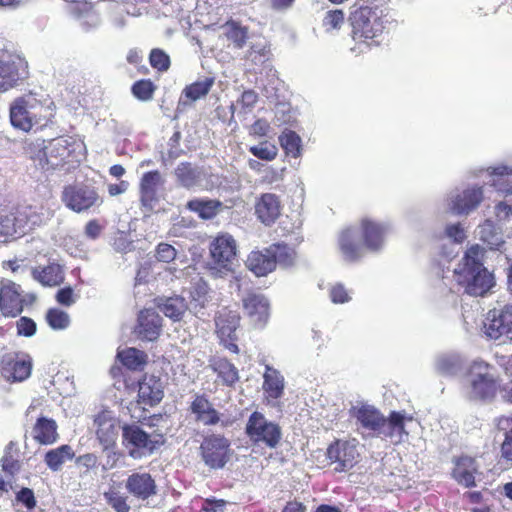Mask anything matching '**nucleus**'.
I'll list each match as a JSON object with an SVG mask.
<instances>
[{
	"label": "nucleus",
	"mask_w": 512,
	"mask_h": 512,
	"mask_svg": "<svg viewBox=\"0 0 512 512\" xmlns=\"http://www.w3.org/2000/svg\"><path fill=\"white\" fill-rule=\"evenodd\" d=\"M54 116V102L34 91L16 97L9 106L11 125L23 132H30L34 127L48 126Z\"/></svg>",
	"instance_id": "nucleus-1"
},
{
	"label": "nucleus",
	"mask_w": 512,
	"mask_h": 512,
	"mask_svg": "<svg viewBox=\"0 0 512 512\" xmlns=\"http://www.w3.org/2000/svg\"><path fill=\"white\" fill-rule=\"evenodd\" d=\"M354 416L364 429L373 433V436L390 439L395 444L402 442L403 436H408L405 424L406 421L413 419L412 416H406L399 411H392L388 417H385L370 405L359 407Z\"/></svg>",
	"instance_id": "nucleus-2"
},
{
	"label": "nucleus",
	"mask_w": 512,
	"mask_h": 512,
	"mask_svg": "<svg viewBox=\"0 0 512 512\" xmlns=\"http://www.w3.org/2000/svg\"><path fill=\"white\" fill-rule=\"evenodd\" d=\"M385 15L377 5H360L349 14L351 38L356 43L369 44L382 35L385 29Z\"/></svg>",
	"instance_id": "nucleus-3"
},
{
	"label": "nucleus",
	"mask_w": 512,
	"mask_h": 512,
	"mask_svg": "<svg viewBox=\"0 0 512 512\" xmlns=\"http://www.w3.org/2000/svg\"><path fill=\"white\" fill-rule=\"evenodd\" d=\"M123 445L133 459L153 454L165 442L162 434L150 435L135 424H126L122 432Z\"/></svg>",
	"instance_id": "nucleus-4"
},
{
	"label": "nucleus",
	"mask_w": 512,
	"mask_h": 512,
	"mask_svg": "<svg viewBox=\"0 0 512 512\" xmlns=\"http://www.w3.org/2000/svg\"><path fill=\"white\" fill-rule=\"evenodd\" d=\"M245 433L253 444L263 445L270 449L276 448L282 438L280 426L267 420L259 411H254L249 416Z\"/></svg>",
	"instance_id": "nucleus-5"
},
{
	"label": "nucleus",
	"mask_w": 512,
	"mask_h": 512,
	"mask_svg": "<svg viewBox=\"0 0 512 512\" xmlns=\"http://www.w3.org/2000/svg\"><path fill=\"white\" fill-rule=\"evenodd\" d=\"M30 77L25 58L0 52V94L23 85Z\"/></svg>",
	"instance_id": "nucleus-6"
},
{
	"label": "nucleus",
	"mask_w": 512,
	"mask_h": 512,
	"mask_svg": "<svg viewBox=\"0 0 512 512\" xmlns=\"http://www.w3.org/2000/svg\"><path fill=\"white\" fill-rule=\"evenodd\" d=\"M231 442L223 434L211 433L204 436L199 453L204 464L210 469L225 467L232 456Z\"/></svg>",
	"instance_id": "nucleus-7"
},
{
	"label": "nucleus",
	"mask_w": 512,
	"mask_h": 512,
	"mask_svg": "<svg viewBox=\"0 0 512 512\" xmlns=\"http://www.w3.org/2000/svg\"><path fill=\"white\" fill-rule=\"evenodd\" d=\"M492 366L483 361L475 360L469 367L468 374L471 377V395L476 399L487 400L495 397L499 381L491 373Z\"/></svg>",
	"instance_id": "nucleus-8"
},
{
	"label": "nucleus",
	"mask_w": 512,
	"mask_h": 512,
	"mask_svg": "<svg viewBox=\"0 0 512 512\" xmlns=\"http://www.w3.org/2000/svg\"><path fill=\"white\" fill-rule=\"evenodd\" d=\"M190 413L194 416V420L206 427L220 426L221 428H229L234 425L236 418L225 416L218 411L209 397L202 394H195L189 406Z\"/></svg>",
	"instance_id": "nucleus-9"
},
{
	"label": "nucleus",
	"mask_w": 512,
	"mask_h": 512,
	"mask_svg": "<svg viewBox=\"0 0 512 512\" xmlns=\"http://www.w3.org/2000/svg\"><path fill=\"white\" fill-rule=\"evenodd\" d=\"M326 460L335 472L352 469L360 456L356 439H335L326 449Z\"/></svg>",
	"instance_id": "nucleus-10"
},
{
	"label": "nucleus",
	"mask_w": 512,
	"mask_h": 512,
	"mask_svg": "<svg viewBox=\"0 0 512 512\" xmlns=\"http://www.w3.org/2000/svg\"><path fill=\"white\" fill-rule=\"evenodd\" d=\"M210 266L220 273L233 270V262L237 255L235 239L228 233H219L209 245Z\"/></svg>",
	"instance_id": "nucleus-11"
},
{
	"label": "nucleus",
	"mask_w": 512,
	"mask_h": 512,
	"mask_svg": "<svg viewBox=\"0 0 512 512\" xmlns=\"http://www.w3.org/2000/svg\"><path fill=\"white\" fill-rule=\"evenodd\" d=\"M62 202L70 210L81 213L103 203L97 189L86 184H71L62 191Z\"/></svg>",
	"instance_id": "nucleus-12"
},
{
	"label": "nucleus",
	"mask_w": 512,
	"mask_h": 512,
	"mask_svg": "<svg viewBox=\"0 0 512 512\" xmlns=\"http://www.w3.org/2000/svg\"><path fill=\"white\" fill-rule=\"evenodd\" d=\"M457 282L471 296H484L495 285L493 273L484 266L455 270Z\"/></svg>",
	"instance_id": "nucleus-13"
},
{
	"label": "nucleus",
	"mask_w": 512,
	"mask_h": 512,
	"mask_svg": "<svg viewBox=\"0 0 512 512\" xmlns=\"http://www.w3.org/2000/svg\"><path fill=\"white\" fill-rule=\"evenodd\" d=\"M125 389L128 393L135 391L138 387L137 403L154 407L158 405L164 398V386L160 377L152 374H144L135 384L124 379Z\"/></svg>",
	"instance_id": "nucleus-14"
},
{
	"label": "nucleus",
	"mask_w": 512,
	"mask_h": 512,
	"mask_svg": "<svg viewBox=\"0 0 512 512\" xmlns=\"http://www.w3.org/2000/svg\"><path fill=\"white\" fill-rule=\"evenodd\" d=\"M240 316L236 311L223 308L215 318L216 333L221 343L232 353H239L236 344V330L239 327Z\"/></svg>",
	"instance_id": "nucleus-15"
},
{
	"label": "nucleus",
	"mask_w": 512,
	"mask_h": 512,
	"mask_svg": "<svg viewBox=\"0 0 512 512\" xmlns=\"http://www.w3.org/2000/svg\"><path fill=\"white\" fill-rule=\"evenodd\" d=\"M484 332L488 338L498 340L505 336L512 339V303L502 309L489 310L484 322Z\"/></svg>",
	"instance_id": "nucleus-16"
},
{
	"label": "nucleus",
	"mask_w": 512,
	"mask_h": 512,
	"mask_svg": "<svg viewBox=\"0 0 512 512\" xmlns=\"http://www.w3.org/2000/svg\"><path fill=\"white\" fill-rule=\"evenodd\" d=\"M337 245L342 258L347 262H357L364 255L365 246L360 242L358 232L353 227L344 228L339 232Z\"/></svg>",
	"instance_id": "nucleus-17"
},
{
	"label": "nucleus",
	"mask_w": 512,
	"mask_h": 512,
	"mask_svg": "<svg viewBox=\"0 0 512 512\" xmlns=\"http://www.w3.org/2000/svg\"><path fill=\"white\" fill-rule=\"evenodd\" d=\"M32 359L30 356L7 357L1 362V375L10 383L22 382L28 379L32 372Z\"/></svg>",
	"instance_id": "nucleus-18"
},
{
	"label": "nucleus",
	"mask_w": 512,
	"mask_h": 512,
	"mask_svg": "<svg viewBox=\"0 0 512 512\" xmlns=\"http://www.w3.org/2000/svg\"><path fill=\"white\" fill-rule=\"evenodd\" d=\"M482 187L473 186L458 192L451 200L450 210L457 215H467L483 201Z\"/></svg>",
	"instance_id": "nucleus-19"
},
{
	"label": "nucleus",
	"mask_w": 512,
	"mask_h": 512,
	"mask_svg": "<svg viewBox=\"0 0 512 512\" xmlns=\"http://www.w3.org/2000/svg\"><path fill=\"white\" fill-rule=\"evenodd\" d=\"M162 318L152 308L143 309L140 311L137 320L135 332L142 340L154 341L161 332Z\"/></svg>",
	"instance_id": "nucleus-20"
},
{
	"label": "nucleus",
	"mask_w": 512,
	"mask_h": 512,
	"mask_svg": "<svg viewBox=\"0 0 512 512\" xmlns=\"http://www.w3.org/2000/svg\"><path fill=\"white\" fill-rule=\"evenodd\" d=\"M23 310V299L18 286L8 281L0 285V312L5 317H15Z\"/></svg>",
	"instance_id": "nucleus-21"
},
{
	"label": "nucleus",
	"mask_w": 512,
	"mask_h": 512,
	"mask_svg": "<svg viewBox=\"0 0 512 512\" xmlns=\"http://www.w3.org/2000/svg\"><path fill=\"white\" fill-rule=\"evenodd\" d=\"M453 463L451 474L455 481L466 488L476 486L475 475L478 473L476 459L468 455H461L454 458Z\"/></svg>",
	"instance_id": "nucleus-22"
},
{
	"label": "nucleus",
	"mask_w": 512,
	"mask_h": 512,
	"mask_svg": "<svg viewBox=\"0 0 512 512\" xmlns=\"http://www.w3.org/2000/svg\"><path fill=\"white\" fill-rule=\"evenodd\" d=\"M72 143L69 138L57 137L51 139L42 148L43 157L46 162L58 166L68 162L72 153Z\"/></svg>",
	"instance_id": "nucleus-23"
},
{
	"label": "nucleus",
	"mask_w": 512,
	"mask_h": 512,
	"mask_svg": "<svg viewBox=\"0 0 512 512\" xmlns=\"http://www.w3.org/2000/svg\"><path fill=\"white\" fill-rule=\"evenodd\" d=\"M281 202L279 197L273 193L262 194L255 203V214L258 220L269 226L280 216Z\"/></svg>",
	"instance_id": "nucleus-24"
},
{
	"label": "nucleus",
	"mask_w": 512,
	"mask_h": 512,
	"mask_svg": "<svg viewBox=\"0 0 512 512\" xmlns=\"http://www.w3.org/2000/svg\"><path fill=\"white\" fill-rule=\"evenodd\" d=\"M125 487L131 495L141 500H146L157 492L155 480L146 472L129 475Z\"/></svg>",
	"instance_id": "nucleus-25"
},
{
	"label": "nucleus",
	"mask_w": 512,
	"mask_h": 512,
	"mask_svg": "<svg viewBox=\"0 0 512 512\" xmlns=\"http://www.w3.org/2000/svg\"><path fill=\"white\" fill-rule=\"evenodd\" d=\"M386 229L376 221L363 218L360 221V233L363 245L370 251H378L384 243Z\"/></svg>",
	"instance_id": "nucleus-26"
},
{
	"label": "nucleus",
	"mask_w": 512,
	"mask_h": 512,
	"mask_svg": "<svg viewBox=\"0 0 512 512\" xmlns=\"http://www.w3.org/2000/svg\"><path fill=\"white\" fill-rule=\"evenodd\" d=\"M242 302L245 313L256 324L266 323L269 317V302L265 296L257 293H248Z\"/></svg>",
	"instance_id": "nucleus-27"
},
{
	"label": "nucleus",
	"mask_w": 512,
	"mask_h": 512,
	"mask_svg": "<svg viewBox=\"0 0 512 512\" xmlns=\"http://www.w3.org/2000/svg\"><path fill=\"white\" fill-rule=\"evenodd\" d=\"M246 265L258 277L267 276L273 272L276 265L270 246L263 250L252 251L247 257Z\"/></svg>",
	"instance_id": "nucleus-28"
},
{
	"label": "nucleus",
	"mask_w": 512,
	"mask_h": 512,
	"mask_svg": "<svg viewBox=\"0 0 512 512\" xmlns=\"http://www.w3.org/2000/svg\"><path fill=\"white\" fill-rule=\"evenodd\" d=\"M497 428L503 434L498 464L501 465L502 469L507 470L512 468V417H500Z\"/></svg>",
	"instance_id": "nucleus-29"
},
{
	"label": "nucleus",
	"mask_w": 512,
	"mask_h": 512,
	"mask_svg": "<svg viewBox=\"0 0 512 512\" xmlns=\"http://www.w3.org/2000/svg\"><path fill=\"white\" fill-rule=\"evenodd\" d=\"M33 440L40 445H52L58 438V425L52 418L39 417L32 427Z\"/></svg>",
	"instance_id": "nucleus-30"
},
{
	"label": "nucleus",
	"mask_w": 512,
	"mask_h": 512,
	"mask_svg": "<svg viewBox=\"0 0 512 512\" xmlns=\"http://www.w3.org/2000/svg\"><path fill=\"white\" fill-rule=\"evenodd\" d=\"M209 367L216 373L223 386L234 387L240 379L238 369L227 358L214 357L210 359Z\"/></svg>",
	"instance_id": "nucleus-31"
},
{
	"label": "nucleus",
	"mask_w": 512,
	"mask_h": 512,
	"mask_svg": "<svg viewBox=\"0 0 512 512\" xmlns=\"http://www.w3.org/2000/svg\"><path fill=\"white\" fill-rule=\"evenodd\" d=\"M96 436L103 449L112 448L116 444L118 436L117 427L112 418L105 414H99L95 418Z\"/></svg>",
	"instance_id": "nucleus-32"
},
{
	"label": "nucleus",
	"mask_w": 512,
	"mask_h": 512,
	"mask_svg": "<svg viewBox=\"0 0 512 512\" xmlns=\"http://www.w3.org/2000/svg\"><path fill=\"white\" fill-rule=\"evenodd\" d=\"M222 202L218 199L195 198L186 203V209L197 214L202 220L216 217L222 209Z\"/></svg>",
	"instance_id": "nucleus-33"
},
{
	"label": "nucleus",
	"mask_w": 512,
	"mask_h": 512,
	"mask_svg": "<svg viewBox=\"0 0 512 512\" xmlns=\"http://www.w3.org/2000/svg\"><path fill=\"white\" fill-rule=\"evenodd\" d=\"M263 378V390L267 397L271 399L280 398L284 391V378L280 372L273 367L266 366Z\"/></svg>",
	"instance_id": "nucleus-34"
},
{
	"label": "nucleus",
	"mask_w": 512,
	"mask_h": 512,
	"mask_svg": "<svg viewBox=\"0 0 512 512\" xmlns=\"http://www.w3.org/2000/svg\"><path fill=\"white\" fill-rule=\"evenodd\" d=\"M74 456L75 452L72 447L68 444H63L47 451L44 455V462L50 470L59 471L62 465L66 461L72 460Z\"/></svg>",
	"instance_id": "nucleus-35"
},
{
	"label": "nucleus",
	"mask_w": 512,
	"mask_h": 512,
	"mask_svg": "<svg viewBox=\"0 0 512 512\" xmlns=\"http://www.w3.org/2000/svg\"><path fill=\"white\" fill-rule=\"evenodd\" d=\"M117 358L127 369L132 371L142 370L148 361L147 354L134 347L118 351Z\"/></svg>",
	"instance_id": "nucleus-36"
},
{
	"label": "nucleus",
	"mask_w": 512,
	"mask_h": 512,
	"mask_svg": "<svg viewBox=\"0 0 512 512\" xmlns=\"http://www.w3.org/2000/svg\"><path fill=\"white\" fill-rule=\"evenodd\" d=\"M33 277L44 286H57L63 282V270L59 264L51 263L45 267L34 269Z\"/></svg>",
	"instance_id": "nucleus-37"
},
{
	"label": "nucleus",
	"mask_w": 512,
	"mask_h": 512,
	"mask_svg": "<svg viewBox=\"0 0 512 512\" xmlns=\"http://www.w3.org/2000/svg\"><path fill=\"white\" fill-rule=\"evenodd\" d=\"M224 35L237 49H242L249 38V29L233 19L227 20L223 25Z\"/></svg>",
	"instance_id": "nucleus-38"
},
{
	"label": "nucleus",
	"mask_w": 512,
	"mask_h": 512,
	"mask_svg": "<svg viewBox=\"0 0 512 512\" xmlns=\"http://www.w3.org/2000/svg\"><path fill=\"white\" fill-rule=\"evenodd\" d=\"M17 210L19 214V223H22L25 231L42 225L47 219L44 215L43 207L29 205L18 208Z\"/></svg>",
	"instance_id": "nucleus-39"
},
{
	"label": "nucleus",
	"mask_w": 512,
	"mask_h": 512,
	"mask_svg": "<svg viewBox=\"0 0 512 512\" xmlns=\"http://www.w3.org/2000/svg\"><path fill=\"white\" fill-rule=\"evenodd\" d=\"M25 233L24 226L19 223L17 209L14 212L0 216V237H18Z\"/></svg>",
	"instance_id": "nucleus-40"
},
{
	"label": "nucleus",
	"mask_w": 512,
	"mask_h": 512,
	"mask_svg": "<svg viewBox=\"0 0 512 512\" xmlns=\"http://www.w3.org/2000/svg\"><path fill=\"white\" fill-rule=\"evenodd\" d=\"M214 82L213 77H206L201 81L193 82L183 89L182 95L189 101H197L205 97L210 92Z\"/></svg>",
	"instance_id": "nucleus-41"
},
{
	"label": "nucleus",
	"mask_w": 512,
	"mask_h": 512,
	"mask_svg": "<svg viewBox=\"0 0 512 512\" xmlns=\"http://www.w3.org/2000/svg\"><path fill=\"white\" fill-rule=\"evenodd\" d=\"M345 13L342 9L333 8L325 12L321 26L326 33L338 32L345 24Z\"/></svg>",
	"instance_id": "nucleus-42"
},
{
	"label": "nucleus",
	"mask_w": 512,
	"mask_h": 512,
	"mask_svg": "<svg viewBox=\"0 0 512 512\" xmlns=\"http://www.w3.org/2000/svg\"><path fill=\"white\" fill-rule=\"evenodd\" d=\"M279 143L285 153L293 158L301 154V138L292 130L285 129L279 136Z\"/></svg>",
	"instance_id": "nucleus-43"
},
{
	"label": "nucleus",
	"mask_w": 512,
	"mask_h": 512,
	"mask_svg": "<svg viewBox=\"0 0 512 512\" xmlns=\"http://www.w3.org/2000/svg\"><path fill=\"white\" fill-rule=\"evenodd\" d=\"M270 249L277 264L283 267L292 266L295 262L296 251L286 243H274L270 245Z\"/></svg>",
	"instance_id": "nucleus-44"
},
{
	"label": "nucleus",
	"mask_w": 512,
	"mask_h": 512,
	"mask_svg": "<svg viewBox=\"0 0 512 512\" xmlns=\"http://www.w3.org/2000/svg\"><path fill=\"white\" fill-rule=\"evenodd\" d=\"M158 308L166 317L175 321H179L185 312L184 300L180 297L167 298L163 303L158 304Z\"/></svg>",
	"instance_id": "nucleus-45"
},
{
	"label": "nucleus",
	"mask_w": 512,
	"mask_h": 512,
	"mask_svg": "<svg viewBox=\"0 0 512 512\" xmlns=\"http://www.w3.org/2000/svg\"><path fill=\"white\" fill-rule=\"evenodd\" d=\"M45 320L53 330H64L69 327L71 322L69 314L59 308L48 309Z\"/></svg>",
	"instance_id": "nucleus-46"
},
{
	"label": "nucleus",
	"mask_w": 512,
	"mask_h": 512,
	"mask_svg": "<svg viewBox=\"0 0 512 512\" xmlns=\"http://www.w3.org/2000/svg\"><path fill=\"white\" fill-rule=\"evenodd\" d=\"M175 175L185 188L194 187L198 182V174L189 162L180 163L175 169Z\"/></svg>",
	"instance_id": "nucleus-47"
},
{
	"label": "nucleus",
	"mask_w": 512,
	"mask_h": 512,
	"mask_svg": "<svg viewBox=\"0 0 512 512\" xmlns=\"http://www.w3.org/2000/svg\"><path fill=\"white\" fill-rule=\"evenodd\" d=\"M156 89V85L150 79H141L134 82L131 93L136 99L146 102L153 98Z\"/></svg>",
	"instance_id": "nucleus-48"
},
{
	"label": "nucleus",
	"mask_w": 512,
	"mask_h": 512,
	"mask_svg": "<svg viewBox=\"0 0 512 512\" xmlns=\"http://www.w3.org/2000/svg\"><path fill=\"white\" fill-rule=\"evenodd\" d=\"M249 152L256 158L264 161H273L278 155V148L275 144L262 141L258 145L250 146Z\"/></svg>",
	"instance_id": "nucleus-49"
},
{
	"label": "nucleus",
	"mask_w": 512,
	"mask_h": 512,
	"mask_svg": "<svg viewBox=\"0 0 512 512\" xmlns=\"http://www.w3.org/2000/svg\"><path fill=\"white\" fill-rule=\"evenodd\" d=\"M484 254V249L478 245L474 244L467 249L462 259V267L461 268H475L476 266H483L482 258Z\"/></svg>",
	"instance_id": "nucleus-50"
},
{
	"label": "nucleus",
	"mask_w": 512,
	"mask_h": 512,
	"mask_svg": "<svg viewBox=\"0 0 512 512\" xmlns=\"http://www.w3.org/2000/svg\"><path fill=\"white\" fill-rule=\"evenodd\" d=\"M104 498L116 512H129L130 506L127 503V496L120 494L115 489H110L104 493Z\"/></svg>",
	"instance_id": "nucleus-51"
},
{
	"label": "nucleus",
	"mask_w": 512,
	"mask_h": 512,
	"mask_svg": "<svg viewBox=\"0 0 512 512\" xmlns=\"http://www.w3.org/2000/svg\"><path fill=\"white\" fill-rule=\"evenodd\" d=\"M149 63L152 68L159 72H165L170 68L171 60L169 55L160 48H154L149 54Z\"/></svg>",
	"instance_id": "nucleus-52"
},
{
	"label": "nucleus",
	"mask_w": 512,
	"mask_h": 512,
	"mask_svg": "<svg viewBox=\"0 0 512 512\" xmlns=\"http://www.w3.org/2000/svg\"><path fill=\"white\" fill-rule=\"evenodd\" d=\"M177 256L176 249L168 243H159L155 249V257L158 261L164 263L172 262Z\"/></svg>",
	"instance_id": "nucleus-53"
},
{
	"label": "nucleus",
	"mask_w": 512,
	"mask_h": 512,
	"mask_svg": "<svg viewBox=\"0 0 512 512\" xmlns=\"http://www.w3.org/2000/svg\"><path fill=\"white\" fill-rule=\"evenodd\" d=\"M17 334L24 337H31L36 333V323L33 319L22 316L16 322Z\"/></svg>",
	"instance_id": "nucleus-54"
},
{
	"label": "nucleus",
	"mask_w": 512,
	"mask_h": 512,
	"mask_svg": "<svg viewBox=\"0 0 512 512\" xmlns=\"http://www.w3.org/2000/svg\"><path fill=\"white\" fill-rule=\"evenodd\" d=\"M161 183V174L157 170L148 171L143 174L140 181V188L157 191L158 185Z\"/></svg>",
	"instance_id": "nucleus-55"
},
{
	"label": "nucleus",
	"mask_w": 512,
	"mask_h": 512,
	"mask_svg": "<svg viewBox=\"0 0 512 512\" xmlns=\"http://www.w3.org/2000/svg\"><path fill=\"white\" fill-rule=\"evenodd\" d=\"M2 470L8 475H15L21 468L20 462L16 459L11 452L6 451L1 459Z\"/></svg>",
	"instance_id": "nucleus-56"
},
{
	"label": "nucleus",
	"mask_w": 512,
	"mask_h": 512,
	"mask_svg": "<svg viewBox=\"0 0 512 512\" xmlns=\"http://www.w3.org/2000/svg\"><path fill=\"white\" fill-rule=\"evenodd\" d=\"M55 298L60 305L67 307L73 305L76 301V296L70 286L59 289Z\"/></svg>",
	"instance_id": "nucleus-57"
},
{
	"label": "nucleus",
	"mask_w": 512,
	"mask_h": 512,
	"mask_svg": "<svg viewBox=\"0 0 512 512\" xmlns=\"http://www.w3.org/2000/svg\"><path fill=\"white\" fill-rule=\"evenodd\" d=\"M16 499L29 510L35 508L36 506L34 492L30 488L23 487L19 492H17Z\"/></svg>",
	"instance_id": "nucleus-58"
},
{
	"label": "nucleus",
	"mask_w": 512,
	"mask_h": 512,
	"mask_svg": "<svg viewBox=\"0 0 512 512\" xmlns=\"http://www.w3.org/2000/svg\"><path fill=\"white\" fill-rule=\"evenodd\" d=\"M330 298L336 304H343L350 300V296L342 284H336L331 287Z\"/></svg>",
	"instance_id": "nucleus-59"
},
{
	"label": "nucleus",
	"mask_w": 512,
	"mask_h": 512,
	"mask_svg": "<svg viewBox=\"0 0 512 512\" xmlns=\"http://www.w3.org/2000/svg\"><path fill=\"white\" fill-rule=\"evenodd\" d=\"M446 235L455 243H462L466 239V233L460 223L448 225L445 229Z\"/></svg>",
	"instance_id": "nucleus-60"
},
{
	"label": "nucleus",
	"mask_w": 512,
	"mask_h": 512,
	"mask_svg": "<svg viewBox=\"0 0 512 512\" xmlns=\"http://www.w3.org/2000/svg\"><path fill=\"white\" fill-rule=\"evenodd\" d=\"M270 130V124L265 119H257L250 127L249 134L253 137H265Z\"/></svg>",
	"instance_id": "nucleus-61"
},
{
	"label": "nucleus",
	"mask_w": 512,
	"mask_h": 512,
	"mask_svg": "<svg viewBox=\"0 0 512 512\" xmlns=\"http://www.w3.org/2000/svg\"><path fill=\"white\" fill-rule=\"evenodd\" d=\"M140 201L142 206L152 209L157 201V191L140 188Z\"/></svg>",
	"instance_id": "nucleus-62"
},
{
	"label": "nucleus",
	"mask_w": 512,
	"mask_h": 512,
	"mask_svg": "<svg viewBox=\"0 0 512 512\" xmlns=\"http://www.w3.org/2000/svg\"><path fill=\"white\" fill-rule=\"evenodd\" d=\"M76 463L87 470L94 469L98 465V457L95 454L87 453L79 456L76 459Z\"/></svg>",
	"instance_id": "nucleus-63"
},
{
	"label": "nucleus",
	"mask_w": 512,
	"mask_h": 512,
	"mask_svg": "<svg viewBox=\"0 0 512 512\" xmlns=\"http://www.w3.org/2000/svg\"><path fill=\"white\" fill-rule=\"evenodd\" d=\"M226 505V501L220 499H206L203 503L202 510L204 512H218L223 511L224 507Z\"/></svg>",
	"instance_id": "nucleus-64"
}]
</instances>
